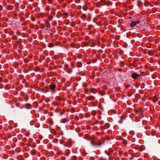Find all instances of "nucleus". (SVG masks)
<instances>
[{"instance_id":"1","label":"nucleus","mask_w":160,"mask_h":160,"mask_svg":"<svg viewBox=\"0 0 160 160\" xmlns=\"http://www.w3.org/2000/svg\"><path fill=\"white\" fill-rule=\"evenodd\" d=\"M89 140L93 146H100L102 144L100 140L97 139L95 137L91 138Z\"/></svg>"},{"instance_id":"2","label":"nucleus","mask_w":160,"mask_h":160,"mask_svg":"<svg viewBox=\"0 0 160 160\" xmlns=\"http://www.w3.org/2000/svg\"><path fill=\"white\" fill-rule=\"evenodd\" d=\"M49 87L52 92L54 93L56 91L55 90V88H56V85L54 83H52L49 86Z\"/></svg>"},{"instance_id":"3","label":"nucleus","mask_w":160,"mask_h":160,"mask_svg":"<svg viewBox=\"0 0 160 160\" xmlns=\"http://www.w3.org/2000/svg\"><path fill=\"white\" fill-rule=\"evenodd\" d=\"M140 20H137L136 21H132L131 23L130 26L132 27H133L135 26L137 24L139 23L140 22Z\"/></svg>"},{"instance_id":"4","label":"nucleus","mask_w":160,"mask_h":160,"mask_svg":"<svg viewBox=\"0 0 160 160\" xmlns=\"http://www.w3.org/2000/svg\"><path fill=\"white\" fill-rule=\"evenodd\" d=\"M139 76H140V74L135 73L132 74V77L134 79H136L137 77Z\"/></svg>"},{"instance_id":"5","label":"nucleus","mask_w":160,"mask_h":160,"mask_svg":"<svg viewBox=\"0 0 160 160\" xmlns=\"http://www.w3.org/2000/svg\"><path fill=\"white\" fill-rule=\"evenodd\" d=\"M110 126V124L108 123H106L104 126L102 127L101 129L102 130L105 129L106 128H108Z\"/></svg>"},{"instance_id":"6","label":"nucleus","mask_w":160,"mask_h":160,"mask_svg":"<svg viewBox=\"0 0 160 160\" xmlns=\"http://www.w3.org/2000/svg\"><path fill=\"white\" fill-rule=\"evenodd\" d=\"M89 91L90 92L93 93H95L97 92V90H96V89L93 88L89 89Z\"/></svg>"},{"instance_id":"7","label":"nucleus","mask_w":160,"mask_h":160,"mask_svg":"<svg viewBox=\"0 0 160 160\" xmlns=\"http://www.w3.org/2000/svg\"><path fill=\"white\" fill-rule=\"evenodd\" d=\"M87 98L89 100H93L95 98V97L92 96H89L87 97Z\"/></svg>"},{"instance_id":"8","label":"nucleus","mask_w":160,"mask_h":160,"mask_svg":"<svg viewBox=\"0 0 160 160\" xmlns=\"http://www.w3.org/2000/svg\"><path fill=\"white\" fill-rule=\"evenodd\" d=\"M31 154L33 155V156H34L35 155V154H36V151L35 150H32L31 151Z\"/></svg>"},{"instance_id":"9","label":"nucleus","mask_w":160,"mask_h":160,"mask_svg":"<svg viewBox=\"0 0 160 160\" xmlns=\"http://www.w3.org/2000/svg\"><path fill=\"white\" fill-rule=\"evenodd\" d=\"M106 4L108 6H111L112 4V2L110 1H108L107 2Z\"/></svg>"},{"instance_id":"10","label":"nucleus","mask_w":160,"mask_h":160,"mask_svg":"<svg viewBox=\"0 0 160 160\" xmlns=\"http://www.w3.org/2000/svg\"><path fill=\"white\" fill-rule=\"evenodd\" d=\"M82 66V64L81 62H78L76 64V67L78 68H80Z\"/></svg>"},{"instance_id":"11","label":"nucleus","mask_w":160,"mask_h":160,"mask_svg":"<svg viewBox=\"0 0 160 160\" xmlns=\"http://www.w3.org/2000/svg\"><path fill=\"white\" fill-rule=\"evenodd\" d=\"M50 21L48 19H47L45 20V23L46 24L47 27H48L49 25V21Z\"/></svg>"},{"instance_id":"12","label":"nucleus","mask_w":160,"mask_h":160,"mask_svg":"<svg viewBox=\"0 0 160 160\" xmlns=\"http://www.w3.org/2000/svg\"><path fill=\"white\" fill-rule=\"evenodd\" d=\"M100 3L102 4V6L106 5L105 1L104 0H101Z\"/></svg>"},{"instance_id":"13","label":"nucleus","mask_w":160,"mask_h":160,"mask_svg":"<svg viewBox=\"0 0 160 160\" xmlns=\"http://www.w3.org/2000/svg\"><path fill=\"white\" fill-rule=\"evenodd\" d=\"M72 146V143L70 142H68L65 146H67V147H70Z\"/></svg>"},{"instance_id":"14","label":"nucleus","mask_w":160,"mask_h":160,"mask_svg":"<svg viewBox=\"0 0 160 160\" xmlns=\"http://www.w3.org/2000/svg\"><path fill=\"white\" fill-rule=\"evenodd\" d=\"M138 6L139 7H140L142 5V2L140 1H138L137 2Z\"/></svg>"},{"instance_id":"15","label":"nucleus","mask_w":160,"mask_h":160,"mask_svg":"<svg viewBox=\"0 0 160 160\" xmlns=\"http://www.w3.org/2000/svg\"><path fill=\"white\" fill-rule=\"evenodd\" d=\"M158 100V98L157 97H154L153 98V101L154 102H156Z\"/></svg>"},{"instance_id":"16","label":"nucleus","mask_w":160,"mask_h":160,"mask_svg":"<svg viewBox=\"0 0 160 160\" xmlns=\"http://www.w3.org/2000/svg\"><path fill=\"white\" fill-rule=\"evenodd\" d=\"M86 15L85 14H82V15L81 18L83 20L85 19V18H86Z\"/></svg>"},{"instance_id":"17","label":"nucleus","mask_w":160,"mask_h":160,"mask_svg":"<svg viewBox=\"0 0 160 160\" xmlns=\"http://www.w3.org/2000/svg\"><path fill=\"white\" fill-rule=\"evenodd\" d=\"M144 6L146 7H148L149 6V3L148 2H145L144 3Z\"/></svg>"},{"instance_id":"18","label":"nucleus","mask_w":160,"mask_h":160,"mask_svg":"<svg viewBox=\"0 0 160 160\" xmlns=\"http://www.w3.org/2000/svg\"><path fill=\"white\" fill-rule=\"evenodd\" d=\"M92 114L93 115V116H94L96 114V112L95 111H94V110H93V111H92Z\"/></svg>"},{"instance_id":"19","label":"nucleus","mask_w":160,"mask_h":160,"mask_svg":"<svg viewBox=\"0 0 160 160\" xmlns=\"http://www.w3.org/2000/svg\"><path fill=\"white\" fill-rule=\"evenodd\" d=\"M123 142L125 145H126L128 143V141L126 140H123Z\"/></svg>"},{"instance_id":"20","label":"nucleus","mask_w":160,"mask_h":160,"mask_svg":"<svg viewBox=\"0 0 160 160\" xmlns=\"http://www.w3.org/2000/svg\"><path fill=\"white\" fill-rule=\"evenodd\" d=\"M48 46L49 48H52L53 47V45L52 43H50L48 44Z\"/></svg>"},{"instance_id":"21","label":"nucleus","mask_w":160,"mask_h":160,"mask_svg":"<svg viewBox=\"0 0 160 160\" xmlns=\"http://www.w3.org/2000/svg\"><path fill=\"white\" fill-rule=\"evenodd\" d=\"M52 18L53 17L52 16L50 15L48 16V19L49 21H50L52 19Z\"/></svg>"},{"instance_id":"22","label":"nucleus","mask_w":160,"mask_h":160,"mask_svg":"<svg viewBox=\"0 0 160 160\" xmlns=\"http://www.w3.org/2000/svg\"><path fill=\"white\" fill-rule=\"evenodd\" d=\"M26 107H27V108H29L30 107V105L29 104H27L26 105Z\"/></svg>"},{"instance_id":"23","label":"nucleus","mask_w":160,"mask_h":160,"mask_svg":"<svg viewBox=\"0 0 160 160\" xmlns=\"http://www.w3.org/2000/svg\"><path fill=\"white\" fill-rule=\"evenodd\" d=\"M61 122L62 123H65L66 122V120L65 119H63L61 120Z\"/></svg>"},{"instance_id":"24","label":"nucleus","mask_w":160,"mask_h":160,"mask_svg":"<svg viewBox=\"0 0 160 160\" xmlns=\"http://www.w3.org/2000/svg\"><path fill=\"white\" fill-rule=\"evenodd\" d=\"M45 9L46 10H47L48 11L49 10V7L48 6H46V8H45Z\"/></svg>"},{"instance_id":"25","label":"nucleus","mask_w":160,"mask_h":160,"mask_svg":"<svg viewBox=\"0 0 160 160\" xmlns=\"http://www.w3.org/2000/svg\"><path fill=\"white\" fill-rule=\"evenodd\" d=\"M31 19L32 21H34L35 20V18L33 17H31Z\"/></svg>"},{"instance_id":"26","label":"nucleus","mask_w":160,"mask_h":160,"mask_svg":"<svg viewBox=\"0 0 160 160\" xmlns=\"http://www.w3.org/2000/svg\"><path fill=\"white\" fill-rule=\"evenodd\" d=\"M14 67L16 68H17L18 67V63H16L14 64Z\"/></svg>"},{"instance_id":"27","label":"nucleus","mask_w":160,"mask_h":160,"mask_svg":"<svg viewBox=\"0 0 160 160\" xmlns=\"http://www.w3.org/2000/svg\"><path fill=\"white\" fill-rule=\"evenodd\" d=\"M29 13H26V18H28L29 17Z\"/></svg>"},{"instance_id":"28","label":"nucleus","mask_w":160,"mask_h":160,"mask_svg":"<svg viewBox=\"0 0 160 160\" xmlns=\"http://www.w3.org/2000/svg\"><path fill=\"white\" fill-rule=\"evenodd\" d=\"M107 155H108V156H110L111 155H112V153L111 152H108L107 153Z\"/></svg>"},{"instance_id":"29","label":"nucleus","mask_w":160,"mask_h":160,"mask_svg":"<svg viewBox=\"0 0 160 160\" xmlns=\"http://www.w3.org/2000/svg\"><path fill=\"white\" fill-rule=\"evenodd\" d=\"M70 153V152H68V153H67L66 152H65V155L66 156H68L69 155V154Z\"/></svg>"},{"instance_id":"30","label":"nucleus","mask_w":160,"mask_h":160,"mask_svg":"<svg viewBox=\"0 0 160 160\" xmlns=\"http://www.w3.org/2000/svg\"><path fill=\"white\" fill-rule=\"evenodd\" d=\"M97 6L98 7H101V6L100 5V4L99 3H97Z\"/></svg>"},{"instance_id":"31","label":"nucleus","mask_w":160,"mask_h":160,"mask_svg":"<svg viewBox=\"0 0 160 160\" xmlns=\"http://www.w3.org/2000/svg\"><path fill=\"white\" fill-rule=\"evenodd\" d=\"M40 17H43L44 16V14L43 13H40Z\"/></svg>"},{"instance_id":"32","label":"nucleus","mask_w":160,"mask_h":160,"mask_svg":"<svg viewBox=\"0 0 160 160\" xmlns=\"http://www.w3.org/2000/svg\"><path fill=\"white\" fill-rule=\"evenodd\" d=\"M130 87V85H127L125 86L126 88H128Z\"/></svg>"},{"instance_id":"33","label":"nucleus","mask_w":160,"mask_h":160,"mask_svg":"<svg viewBox=\"0 0 160 160\" xmlns=\"http://www.w3.org/2000/svg\"><path fill=\"white\" fill-rule=\"evenodd\" d=\"M157 11V10L155 9H153L152 10V11L154 12H155Z\"/></svg>"},{"instance_id":"34","label":"nucleus","mask_w":160,"mask_h":160,"mask_svg":"<svg viewBox=\"0 0 160 160\" xmlns=\"http://www.w3.org/2000/svg\"><path fill=\"white\" fill-rule=\"evenodd\" d=\"M118 71L121 72L122 70V69L121 68H118Z\"/></svg>"},{"instance_id":"35","label":"nucleus","mask_w":160,"mask_h":160,"mask_svg":"<svg viewBox=\"0 0 160 160\" xmlns=\"http://www.w3.org/2000/svg\"><path fill=\"white\" fill-rule=\"evenodd\" d=\"M52 115H53V113H50L49 114V115L50 116H52Z\"/></svg>"},{"instance_id":"36","label":"nucleus","mask_w":160,"mask_h":160,"mask_svg":"<svg viewBox=\"0 0 160 160\" xmlns=\"http://www.w3.org/2000/svg\"><path fill=\"white\" fill-rule=\"evenodd\" d=\"M2 6H0V10H2Z\"/></svg>"},{"instance_id":"37","label":"nucleus","mask_w":160,"mask_h":160,"mask_svg":"<svg viewBox=\"0 0 160 160\" xmlns=\"http://www.w3.org/2000/svg\"><path fill=\"white\" fill-rule=\"evenodd\" d=\"M40 17V14H38L37 16V18H39V17Z\"/></svg>"},{"instance_id":"38","label":"nucleus","mask_w":160,"mask_h":160,"mask_svg":"<svg viewBox=\"0 0 160 160\" xmlns=\"http://www.w3.org/2000/svg\"><path fill=\"white\" fill-rule=\"evenodd\" d=\"M122 122V119L120 120L119 121V122L120 123H121Z\"/></svg>"},{"instance_id":"39","label":"nucleus","mask_w":160,"mask_h":160,"mask_svg":"<svg viewBox=\"0 0 160 160\" xmlns=\"http://www.w3.org/2000/svg\"><path fill=\"white\" fill-rule=\"evenodd\" d=\"M103 122H103V121H102L100 122V123L101 124H103Z\"/></svg>"},{"instance_id":"40","label":"nucleus","mask_w":160,"mask_h":160,"mask_svg":"<svg viewBox=\"0 0 160 160\" xmlns=\"http://www.w3.org/2000/svg\"><path fill=\"white\" fill-rule=\"evenodd\" d=\"M104 95V94H103L102 92L101 93V96H102V95Z\"/></svg>"},{"instance_id":"41","label":"nucleus","mask_w":160,"mask_h":160,"mask_svg":"<svg viewBox=\"0 0 160 160\" xmlns=\"http://www.w3.org/2000/svg\"><path fill=\"white\" fill-rule=\"evenodd\" d=\"M49 0V1L50 2H51L52 1V0Z\"/></svg>"},{"instance_id":"42","label":"nucleus","mask_w":160,"mask_h":160,"mask_svg":"<svg viewBox=\"0 0 160 160\" xmlns=\"http://www.w3.org/2000/svg\"><path fill=\"white\" fill-rule=\"evenodd\" d=\"M111 132V131H108L109 133H110Z\"/></svg>"},{"instance_id":"43","label":"nucleus","mask_w":160,"mask_h":160,"mask_svg":"<svg viewBox=\"0 0 160 160\" xmlns=\"http://www.w3.org/2000/svg\"><path fill=\"white\" fill-rule=\"evenodd\" d=\"M97 134H98V135H100V133H98H98H97Z\"/></svg>"},{"instance_id":"44","label":"nucleus","mask_w":160,"mask_h":160,"mask_svg":"<svg viewBox=\"0 0 160 160\" xmlns=\"http://www.w3.org/2000/svg\"><path fill=\"white\" fill-rule=\"evenodd\" d=\"M68 73H70L71 72V71H68Z\"/></svg>"},{"instance_id":"45","label":"nucleus","mask_w":160,"mask_h":160,"mask_svg":"<svg viewBox=\"0 0 160 160\" xmlns=\"http://www.w3.org/2000/svg\"><path fill=\"white\" fill-rule=\"evenodd\" d=\"M40 23V22H38V23Z\"/></svg>"},{"instance_id":"46","label":"nucleus","mask_w":160,"mask_h":160,"mask_svg":"<svg viewBox=\"0 0 160 160\" xmlns=\"http://www.w3.org/2000/svg\"><path fill=\"white\" fill-rule=\"evenodd\" d=\"M35 146V145H34H34H33V147H34Z\"/></svg>"},{"instance_id":"47","label":"nucleus","mask_w":160,"mask_h":160,"mask_svg":"<svg viewBox=\"0 0 160 160\" xmlns=\"http://www.w3.org/2000/svg\"><path fill=\"white\" fill-rule=\"evenodd\" d=\"M35 146V145H34H34H33V147H34Z\"/></svg>"},{"instance_id":"48","label":"nucleus","mask_w":160,"mask_h":160,"mask_svg":"<svg viewBox=\"0 0 160 160\" xmlns=\"http://www.w3.org/2000/svg\"><path fill=\"white\" fill-rule=\"evenodd\" d=\"M108 140H110V139L109 138H108Z\"/></svg>"},{"instance_id":"49","label":"nucleus","mask_w":160,"mask_h":160,"mask_svg":"<svg viewBox=\"0 0 160 160\" xmlns=\"http://www.w3.org/2000/svg\"><path fill=\"white\" fill-rule=\"evenodd\" d=\"M73 65V67L72 68H74V66H73V65Z\"/></svg>"},{"instance_id":"50","label":"nucleus","mask_w":160,"mask_h":160,"mask_svg":"<svg viewBox=\"0 0 160 160\" xmlns=\"http://www.w3.org/2000/svg\"><path fill=\"white\" fill-rule=\"evenodd\" d=\"M84 10H86V9H84Z\"/></svg>"},{"instance_id":"51","label":"nucleus","mask_w":160,"mask_h":160,"mask_svg":"<svg viewBox=\"0 0 160 160\" xmlns=\"http://www.w3.org/2000/svg\"><path fill=\"white\" fill-rule=\"evenodd\" d=\"M102 134H103V133H101Z\"/></svg>"}]
</instances>
